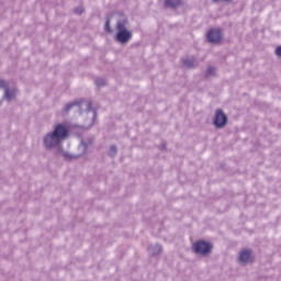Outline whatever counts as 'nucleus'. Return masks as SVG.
I'll list each match as a JSON object with an SVG mask.
<instances>
[{"label": "nucleus", "instance_id": "6", "mask_svg": "<svg viewBox=\"0 0 281 281\" xmlns=\"http://www.w3.org/2000/svg\"><path fill=\"white\" fill-rule=\"evenodd\" d=\"M227 114H225V112H223V110L221 109L215 110V115L213 120L215 128H225V126H227Z\"/></svg>", "mask_w": 281, "mask_h": 281}, {"label": "nucleus", "instance_id": "3", "mask_svg": "<svg viewBox=\"0 0 281 281\" xmlns=\"http://www.w3.org/2000/svg\"><path fill=\"white\" fill-rule=\"evenodd\" d=\"M91 144H93V137H89L86 139L81 138L80 144L78 146L79 154L74 155V154L64 151L63 157L68 161H71V159H80V157H83V155H87V150H89V146H91Z\"/></svg>", "mask_w": 281, "mask_h": 281}, {"label": "nucleus", "instance_id": "13", "mask_svg": "<svg viewBox=\"0 0 281 281\" xmlns=\"http://www.w3.org/2000/svg\"><path fill=\"white\" fill-rule=\"evenodd\" d=\"M104 32L113 34V29L111 27V15H108L105 19Z\"/></svg>", "mask_w": 281, "mask_h": 281}, {"label": "nucleus", "instance_id": "11", "mask_svg": "<svg viewBox=\"0 0 281 281\" xmlns=\"http://www.w3.org/2000/svg\"><path fill=\"white\" fill-rule=\"evenodd\" d=\"M181 0H165L164 7L169 10H177V8H180Z\"/></svg>", "mask_w": 281, "mask_h": 281}, {"label": "nucleus", "instance_id": "5", "mask_svg": "<svg viewBox=\"0 0 281 281\" xmlns=\"http://www.w3.org/2000/svg\"><path fill=\"white\" fill-rule=\"evenodd\" d=\"M206 40L212 44V45H218L223 41V29H211L209 30L206 34Z\"/></svg>", "mask_w": 281, "mask_h": 281}, {"label": "nucleus", "instance_id": "14", "mask_svg": "<svg viewBox=\"0 0 281 281\" xmlns=\"http://www.w3.org/2000/svg\"><path fill=\"white\" fill-rule=\"evenodd\" d=\"M94 83L97 85V87L100 89L101 87H106V79L104 78H97L94 80Z\"/></svg>", "mask_w": 281, "mask_h": 281}, {"label": "nucleus", "instance_id": "1", "mask_svg": "<svg viewBox=\"0 0 281 281\" xmlns=\"http://www.w3.org/2000/svg\"><path fill=\"white\" fill-rule=\"evenodd\" d=\"M67 137H69V127L65 124H57L53 132H49L44 136V148L46 150H54V148H58Z\"/></svg>", "mask_w": 281, "mask_h": 281}, {"label": "nucleus", "instance_id": "2", "mask_svg": "<svg viewBox=\"0 0 281 281\" xmlns=\"http://www.w3.org/2000/svg\"><path fill=\"white\" fill-rule=\"evenodd\" d=\"M117 19H116V34L114 40L120 45H128L131 43V40L133 38V32L128 30V16L122 12H116Z\"/></svg>", "mask_w": 281, "mask_h": 281}, {"label": "nucleus", "instance_id": "18", "mask_svg": "<svg viewBox=\"0 0 281 281\" xmlns=\"http://www.w3.org/2000/svg\"><path fill=\"white\" fill-rule=\"evenodd\" d=\"M86 111L88 112V113H90V111H93V108H92V103L91 102H87L86 103Z\"/></svg>", "mask_w": 281, "mask_h": 281}, {"label": "nucleus", "instance_id": "21", "mask_svg": "<svg viewBox=\"0 0 281 281\" xmlns=\"http://www.w3.org/2000/svg\"><path fill=\"white\" fill-rule=\"evenodd\" d=\"M276 54H277V56H279V58H281V46L277 47Z\"/></svg>", "mask_w": 281, "mask_h": 281}, {"label": "nucleus", "instance_id": "16", "mask_svg": "<svg viewBox=\"0 0 281 281\" xmlns=\"http://www.w3.org/2000/svg\"><path fill=\"white\" fill-rule=\"evenodd\" d=\"M111 157H115V155H117V146L115 145H111L110 147V154Z\"/></svg>", "mask_w": 281, "mask_h": 281}, {"label": "nucleus", "instance_id": "12", "mask_svg": "<svg viewBox=\"0 0 281 281\" xmlns=\"http://www.w3.org/2000/svg\"><path fill=\"white\" fill-rule=\"evenodd\" d=\"M182 65L186 69H194L196 67V59L194 57L186 58L182 60Z\"/></svg>", "mask_w": 281, "mask_h": 281}, {"label": "nucleus", "instance_id": "15", "mask_svg": "<svg viewBox=\"0 0 281 281\" xmlns=\"http://www.w3.org/2000/svg\"><path fill=\"white\" fill-rule=\"evenodd\" d=\"M210 76H216V67H209L206 69L205 78H210Z\"/></svg>", "mask_w": 281, "mask_h": 281}, {"label": "nucleus", "instance_id": "4", "mask_svg": "<svg viewBox=\"0 0 281 281\" xmlns=\"http://www.w3.org/2000/svg\"><path fill=\"white\" fill-rule=\"evenodd\" d=\"M212 249H214V245L210 241H205L203 239L198 240L193 245V251L196 256H203L204 258L212 254Z\"/></svg>", "mask_w": 281, "mask_h": 281}, {"label": "nucleus", "instance_id": "8", "mask_svg": "<svg viewBox=\"0 0 281 281\" xmlns=\"http://www.w3.org/2000/svg\"><path fill=\"white\" fill-rule=\"evenodd\" d=\"M239 262L243 265H247L249 262H254V255H251V250L245 249L239 254Z\"/></svg>", "mask_w": 281, "mask_h": 281}, {"label": "nucleus", "instance_id": "9", "mask_svg": "<svg viewBox=\"0 0 281 281\" xmlns=\"http://www.w3.org/2000/svg\"><path fill=\"white\" fill-rule=\"evenodd\" d=\"M82 102H85V101L79 100V101H74V102H70V103L66 104V106L64 108L65 113H69V111H71V109H74V106H77L78 112L81 115V113H82Z\"/></svg>", "mask_w": 281, "mask_h": 281}, {"label": "nucleus", "instance_id": "20", "mask_svg": "<svg viewBox=\"0 0 281 281\" xmlns=\"http://www.w3.org/2000/svg\"><path fill=\"white\" fill-rule=\"evenodd\" d=\"M98 117V112H95V110H93V116H92V122H91V124H90V128H91V126H93V122H95V119Z\"/></svg>", "mask_w": 281, "mask_h": 281}, {"label": "nucleus", "instance_id": "17", "mask_svg": "<svg viewBox=\"0 0 281 281\" xmlns=\"http://www.w3.org/2000/svg\"><path fill=\"white\" fill-rule=\"evenodd\" d=\"M74 12H75V14L80 15V14H82V13L85 12V8H82V7H76V8L74 9Z\"/></svg>", "mask_w": 281, "mask_h": 281}, {"label": "nucleus", "instance_id": "19", "mask_svg": "<svg viewBox=\"0 0 281 281\" xmlns=\"http://www.w3.org/2000/svg\"><path fill=\"white\" fill-rule=\"evenodd\" d=\"M213 3H232V0H212Z\"/></svg>", "mask_w": 281, "mask_h": 281}, {"label": "nucleus", "instance_id": "7", "mask_svg": "<svg viewBox=\"0 0 281 281\" xmlns=\"http://www.w3.org/2000/svg\"><path fill=\"white\" fill-rule=\"evenodd\" d=\"M1 89L4 91L2 95L3 100H7L8 102H12V100L16 98V91L10 90V87L8 86V82H5V80H0V90ZM2 99L0 100V104L1 102H3Z\"/></svg>", "mask_w": 281, "mask_h": 281}, {"label": "nucleus", "instance_id": "10", "mask_svg": "<svg viewBox=\"0 0 281 281\" xmlns=\"http://www.w3.org/2000/svg\"><path fill=\"white\" fill-rule=\"evenodd\" d=\"M148 254L150 256H159V254H161V251H164V247L159 244H151L148 246Z\"/></svg>", "mask_w": 281, "mask_h": 281}]
</instances>
